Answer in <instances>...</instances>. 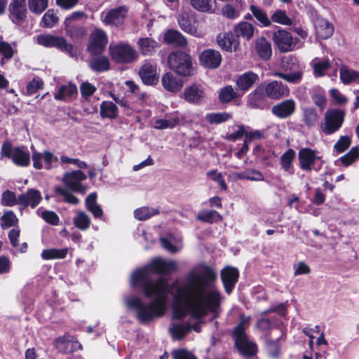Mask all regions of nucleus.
Instances as JSON below:
<instances>
[{
	"label": "nucleus",
	"instance_id": "f257e3e1",
	"mask_svg": "<svg viewBox=\"0 0 359 359\" xmlns=\"http://www.w3.org/2000/svg\"><path fill=\"white\" fill-rule=\"evenodd\" d=\"M131 286L139 288L144 297L154 299L147 304L143 303L140 297H132L128 299V307L135 310L137 319L141 323H147L156 318L163 317L166 311L168 280L163 276H159L155 282L149 280L146 271H137L131 276Z\"/></svg>",
	"mask_w": 359,
	"mask_h": 359
},
{
	"label": "nucleus",
	"instance_id": "f03ea898",
	"mask_svg": "<svg viewBox=\"0 0 359 359\" xmlns=\"http://www.w3.org/2000/svg\"><path fill=\"white\" fill-rule=\"evenodd\" d=\"M191 284H184L177 288L174 298L175 307L173 317L182 320L188 313L194 319L201 320L208 313L215 314L220 306V294L216 291H209L207 294L199 292V298L194 302Z\"/></svg>",
	"mask_w": 359,
	"mask_h": 359
},
{
	"label": "nucleus",
	"instance_id": "7ed1b4c3",
	"mask_svg": "<svg viewBox=\"0 0 359 359\" xmlns=\"http://www.w3.org/2000/svg\"><path fill=\"white\" fill-rule=\"evenodd\" d=\"M250 320V316L246 317L242 315L238 325L233 332L235 346L239 353L245 357H252L257 354L258 351L257 344L251 341L245 333V330L249 326Z\"/></svg>",
	"mask_w": 359,
	"mask_h": 359
},
{
	"label": "nucleus",
	"instance_id": "20e7f679",
	"mask_svg": "<svg viewBox=\"0 0 359 359\" xmlns=\"http://www.w3.org/2000/svg\"><path fill=\"white\" fill-rule=\"evenodd\" d=\"M169 68L181 76H191L194 74L191 57L183 51H173L168 57Z\"/></svg>",
	"mask_w": 359,
	"mask_h": 359
},
{
	"label": "nucleus",
	"instance_id": "39448f33",
	"mask_svg": "<svg viewBox=\"0 0 359 359\" xmlns=\"http://www.w3.org/2000/svg\"><path fill=\"white\" fill-rule=\"evenodd\" d=\"M1 156L11 159L17 166L27 167L30 164L29 152L21 147L13 149L11 142L6 140L1 147Z\"/></svg>",
	"mask_w": 359,
	"mask_h": 359
},
{
	"label": "nucleus",
	"instance_id": "423d86ee",
	"mask_svg": "<svg viewBox=\"0 0 359 359\" xmlns=\"http://www.w3.org/2000/svg\"><path fill=\"white\" fill-rule=\"evenodd\" d=\"M37 43L46 48H56L71 57L77 55V50L62 36L50 34H41L36 37Z\"/></svg>",
	"mask_w": 359,
	"mask_h": 359
},
{
	"label": "nucleus",
	"instance_id": "0eeeda50",
	"mask_svg": "<svg viewBox=\"0 0 359 359\" xmlns=\"http://www.w3.org/2000/svg\"><path fill=\"white\" fill-rule=\"evenodd\" d=\"M177 270V265L174 261H165L160 257L154 258L147 266L138 269L135 271L132 276L137 271H144L149 276V280L154 282L151 278V273L158 275H169Z\"/></svg>",
	"mask_w": 359,
	"mask_h": 359
},
{
	"label": "nucleus",
	"instance_id": "6e6552de",
	"mask_svg": "<svg viewBox=\"0 0 359 359\" xmlns=\"http://www.w3.org/2000/svg\"><path fill=\"white\" fill-rule=\"evenodd\" d=\"M216 275L214 271L209 266L205 267L203 271L198 275H193L189 278V281L186 284H191L192 292L191 294L195 298H199V292L207 294L204 288L207 287L209 283L215 280Z\"/></svg>",
	"mask_w": 359,
	"mask_h": 359
},
{
	"label": "nucleus",
	"instance_id": "1a4fd4ad",
	"mask_svg": "<svg viewBox=\"0 0 359 359\" xmlns=\"http://www.w3.org/2000/svg\"><path fill=\"white\" fill-rule=\"evenodd\" d=\"M109 50L111 59L118 63H130L137 57L135 50L128 43L110 45Z\"/></svg>",
	"mask_w": 359,
	"mask_h": 359
},
{
	"label": "nucleus",
	"instance_id": "9d476101",
	"mask_svg": "<svg viewBox=\"0 0 359 359\" xmlns=\"http://www.w3.org/2000/svg\"><path fill=\"white\" fill-rule=\"evenodd\" d=\"M55 348L61 353L68 354L79 350H82L83 346L77 339L71 335H63L55 339L53 342Z\"/></svg>",
	"mask_w": 359,
	"mask_h": 359
},
{
	"label": "nucleus",
	"instance_id": "9b49d317",
	"mask_svg": "<svg viewBox=\"0 0 359 359\" xmlns=\"http://www.w3.org/2000/svg\"><path fill=\"white\" fill-rule=\"evenodd\" d=\"M259 90H262L266 96L273 100H280L287 97L290 94L289 88L278 81H273L266 84L260 85Z\"/></svg>",
	"mask_w": 359,
	"mask_h": 359
},
{
	"label": "nucleus",
	"instance_id": "f8f14e48",
	"mask_svg": "<svg viewBox=\"0 0 359 359\" xmlns=\"http://www.w3.org/2000/svg\"><path fill=\"white\" fill-rule=\"evenodd\" d=\"M272 39L274 44L282 53L292 51L297 43L292 34L285 29H278L274 32Z\"/></svg>",
	"mask_w": 359,
	"mask_h": 359
},
{
	"label": "nucleus",
	"instance_id": "ddd939ff",
	"mask_svg": "<svg viewBox=\"0 0 359 359\" xmlns=\"http://www.w3.org/2000/svg\"><path fill=\"white\" fill-rule=\"evenodd\" d=\"M177 21L180 28L184 32L197 38L204 36V31L192 24V22L194 21V18L191 12L184 11L181 13L177 17Z\"/></svg>",
	"mask_w": 359,
	"mask_h": 359
},
{
	"label": "nucleus",
	"instance_id": "4468645a",
	"mask_svg": "<svg viewBox=\"0 0 359 359\" xmlns=\"http://www.w3.org/2000/svg\"><path fill=\"white\" fill-rule=\"evenodd\" d=\"M107 41L105 32L96 29L90 34L88 50L93 55L100 54L105 48Z\"/></svg>",
	"mask_w": 359,
	"mask_h": 359
},
{
	"label": "nucleus",
	"instance_id": "2eb2a0df",
	"mask_svg": "<svg viewBox=\"0 0 359 359\" xmlns=\"http://www.w3.org/2000/svg\"><path fill=\"white\" fill-rule=\"evenodd\" d=\"M184 97L189 103L201 104L205 100V88L201 84L194 83L184 90Z\"/></svg>",
	"mask_w": 359,
	"mask_h": 359
},
{
	"label": "nucleus",
	"instance_id": "dca6fc26",
	"mask_svg": "<svg viewBox=\"0 0 359 359\" xmlns=\"http://www.w3.org/2000/svg\"><path fill=\"white\" fill-rule=\"evenodd\" d=\"M344 121V114H325L324 121L320 124L322 131L327 135L337 131Z\"/></svg>",
	"mask_w": 359,
	"mask_h": 359
},
{
	"label": "nucleus",
	"instance_id": "f3484780",
	"mask_svg": "<svg viewBox=\"0 0 359 359\" xmlns=\"http://www.w3.org/2000/svg\"><path fill=\"white\" fill-rule=\"evenodd\" d=\"M10 19L13 22L18 24L27 16L26 0H11L8 6Z\"/></svg>",
	"mask_w": 359,
	"mask_h": 359
},
{
	"label": "nucleus",
	"instance_id": "a211bd4d",
	"mask_svg": "<svg viewBox=\"0 0 359 359\" xmlns=\"http://www.w3.org/2000/svg\"><path fill=\"white\" fill-rule=\"evenodd\" d=\"M127 12L126 7L121 6L107 12H102L101 19L105 25L117 26L123 23Z\"/></svg>",
	"mask_w": 359,
	"mask_h": 359
},
{
	"label": "nucleus",
	"instance_id": "6ab92c4d",
	"mask_svg": "<svg viewBox=\"0 0 359 359\" xmlns=\"http://www.w3.org/2000/svg\"><path fill=\"white\" fill-rule=\"evenodd\" d=\"M300 168L305 171H311L316 161L320 159L317 152L310 148H303L298 153Z\"/></svg>",
	"mask_w": 359,
	"mask_h": 359
},
{
	"label": "nucleus",
	"instance_id": "aec40b11",
	"mask_svg": "<svg viewBox=\"0 0 359 359\" xmlns=\"http://www.w3.org/2000/svg\"><path fill=\"white\" fill-rule=\"evenodd\" d=\"M41 192L36 189H28L25 193L18 196L19 205L24 208H35L42 201Z\"/></svg>",
	"mask_w": 359,
	"mask_h": 359
},
{
	"label": "nucleus",
	"instance_id": "412c9836",
	"mask_svg": "<svg viewBox=\"0 0 359 359\" xmlns=\"http://www.w3.org/2000/svg\"><path fill=\"white\" fill-rule=\"evenodd\" d=\"M199 60L201 65L203 67L215 69L220 65L222 62V55L217 50L207 49L201 53Z\"/></svg>",
	"mask_w": 359,
	"mask_h": 359
},
{
	"label": "nucleus",
	"instance_id": "4be33fe9",
	"mask_svg": "<svg viewBox=\"0 0 359 359\" xmlns=\"http://www.w3.org/2000/svg\"><path fill=\"white\" fill-rule=\"evenodd\" d=\"M140 76L147 85L156 84L158 81L156 65L150 62L144 63L139 72Z\"/></svg>",
	"mask_w": 359,
	"mask_h": 359
},
{
	"label": "nucleus",
	"instance_id": "5701e85b",
	"mask_svg": "<svg viewBox=\"0 0 359 359\" xmlns=\"http://www.w3.org/2000/svg\"><path fill=\"white\" fill-rule=\"evenodd\" d=\"M161 83L165 90L171 93L179 92L184 84L182 79L171 72H167L163 75Z\"/></svg>",
	"mask_w": 359,
	"mask_h": 359
},
{
	"label": "nucleus",
	"instance_id": "b1692460",
	"mask_svg": "<svg viewBox=\"0 0 359 359\" xmlns=\"http://www.w3.org/2000/svg\"><path fill=\"white\" fill-rule=\"evenodd\" d=\"M255 48L258 56L264 60H269L272 55L271 46L264 37L257 38L255 42Z\"/></svg>",
	"mask_w": 359,
	"mask_h": 359
},
{
	"label": "nucleus",
	"instance_id": "393cba45",
	"mask_svg": "<svg viewBox=\"0 0 359 359\" xmlns=\"http://www.w3.org/2000/svg\"><path fill=\"white\" fill-rule=\"evenodd\" d=\"M255 27L253 25L248 22H241L238 23L233 28V34L236 38L242 37L249 41L254 35Z\"/></svg>",
	"mask_w": 359,
	"mask_h": 359
},
{
	"label": "nucleus",
	"instance_id": "a878e982",
	"mask_svg": "<svg viewBox=\"0 0 359 359\" xmlns=\"http://www.w3.org/2000/svg\"><path fill=\"white\" fill-rule=\"evenodd\" d=\"M77 92L76 86L69 83L59 88L57 92L55 93V98L57 100L69 101L77 95Z\"/></svg>",
	"mask_w": 359,
	"mask_h": 359
},
{
	"label": "nucleus",
	"instance_id": "bb28decb",
	"mask_svg": "<svg viewBox=\"0 0 359 359\" xmlns=\"http://www.w3.org/2000/svg\"><path fill=\"white\" fill-rule=\"evenodd\" d=\"M140 52L144 55L153 54L158 47V43L150 37L140 38L137 41Z\"/></svg>",
	"mask_w": 359,
	"mask_h": 359
},
{
	"label": "nucleus",
	"instance_id": "cd10ccee",
	"mask_svg": "<svg viewBox=\"0 0 359 359\" xmlns=\"http://www.w3.org/2000/svg\"><path fill=\"white\" fill-rule=\"evenodd\" d=\"M259 76L252 72H248L240 75L236 80V85L241 90H247L258 81Z\"/></svg>",
	"mask_w": 359,
	"mask_h": 359
},
{
	"label": "nucleus",
	"instance_id": "c85d7f7f",
	"mask_svg": "<svg viewBox=\"0 0 359 359\" xmlns=\"http://www.w3.org/2000/svg\"><path fill=\"white\" fill-rule=\"evenodd\" d=\"M238 269L236 267L226 266V293L230 294L238 282Z\"/></svg>",
	"mask_w": 359,
	"mask_h": 359
},
{
	"label": "nucleus",
	"instance_id": "c756f323",
	"mask_svg": "<svg viewBox=\"0 0 359 359\" xmlns=\"http://www.w3.org/2000/svg\"><path fill=\"white\" fill-rule=\"evenodd\" d=\"M191 6L197 11L204 13H215L219 8L216 2L210 0H190Z\"/></svg>",
	"mask_w": 359,
	"mask_h": 359
},
{
	"label": "nucleus",
	"instance_id": "7c9ffc66",
	"mask_svg": "<svg viewBox=\"0 0 359 359\" xmlns=\"http://www.w3.org/2000/svg\"><path fill=\"white\" fill-rule=\"evenodd\" d=\"M244 133H245V140L247 142H250L253 139H260L262 137V134L259 130H255L247 133L243 126H240L239 129L236 133L226 135V139L235 140L241 137Z\"/></svg>",
	"mask_w": 359,
	"mask_h": 359
},
{
	"label": "nucleus",
	"instance_id": "2f4dec72",
	"mask_svg": "<svg viewBox=\"0 0 359 359\" xmlns=\"http://www.w3.org/2000/svg\"><path fill=\"white\" fill-rule=\"evenodd\" d=\"M90 68L96 72H105L110 68V62L107 56H97L91 59Z\"/></svg>",
	"mask_w": 359,
	"mask_h": 359
},
{
	"label": "nucleus",
	"instance_id": "473e14b6",
	"mask_svg": "<svg viewBox=\"0 0 359 359\" xmlns=\"http://www.w3.org/2000/svg\"><path fill=\"white\" fill-rule=\"evenodd\" d=\"M164 40L168 43L180 46H184L187 43L185 37L180 32L172 29L165 34Z\"/></svg>",
	"mask_w": 359,
	"mask_h": 359
},
{
	"label": "nucleus",
	"instance_id": "72a5a7b5",
	"mask_svg": "<svg viewBox=\"0 0 359 359\" xmlns=\"http://www.w3.org/2000/svg\"><path fill=\"white\" fill-rule=\"evenodd\" d=\"M68 248L57 249L49 248L43 250L41 254V258L44 260L60 259L66 257Z\"/></svg>",
	"mask_w": 359,
	"mask_h": 359
},
{
	"label": "nucleus",
	"instance_id": "f704fd0d",
	"mask_svg": "<svg viewBox=\"0 0 359 359\" xmlns=\"http://www.w3.org/2000/svg\"><path fill=\"white\" fill-rule=\"evenodd\" d=\"M340 79L344 84L353 82L359 83V72L348 69L346 66L343 65L340 68Z\"/></svg>",
	"mask_w": 359,
	"mask_h": 359
},
{
	"label": "nucleus",
	"instance_id": "c9c22d12",
	"mask_svg": "<svg viewBox=\"0 0 359 359\" xmlns=\"http://www.w3.org/2000/svg\"><path fill=\"white\" fill-rule=\"evenodd\" d=\"M334 32V26L327 20H323L316 28L317 36L323 39H327L330 37Z\"/></svg>",
	"mask_w": 359,
	"mask_h": 359
},
{
	"label": "nucleus",
	"instance_id": "e433bc0d",
	"mask_svg": "<svg viewBox=\"0 0 359 359\" xmlns=\"http://www.w3.org/2000/svg\"><path fill=\"white\" fill-rule=\"evenodd\" d=\"M159 214L158 209L151 208L149 207H142L136 209L134 211L135 217L140 221H144L152 216Z\"/></svg>",
	"mask_w": 359,
	"mask_h": 359
},
{
	"label": "nucleus",
	"instance_id": "4c0bfd02",
	"mask_svg": "<svg viewBox=\"0 0 359 359\" xmlns=\"http://www.w3.org/2000/svg\"><path fill=\"white\" fill-rule=\"evenodd\" d=\"M181 121L179 117H175L170 119H156L155 121L154 128L158 130L174 128L175 126L180 125Z\"/></svg>",
	"mask_w": 359,
	"mask_h": 359
},
{
	"label": "nucleus",
	"instance_id": "58836bf2",
	"mask_svg": "<svg viewBox=\"0 0 359 359\" xmlns=\"http://www.w3.org/2000/svg\"><path fill=\"white\" fill-rule=\"evenodd\" d=\"M253 16L259 21L263 26L269 27L271 25V20L268 18L266 13L259 7L255 5H251L250 7Z\"/></svg>",
	"mask_w": 359,
	"mask_h": 359
},
{
	"label": "nucleus",
	"instance_id": "ea45409f",
	"mask_svg": "<svg viewBox=\"0 0 359 359\" xmlns=\"http://www.w3.org/2000/svg\"><path fill=\"white\" fill-rule=\"evenodd\" d=\"M74 226L81 231L88 229L90 224V217L84 212H79L74 218Z\"/></svg>",
	"mask_w": 359,
	"mask_h": 359
},
{
	"label": "nucleus",
	"instance_id": "a19ab883",
	"mask_svg": "<svg viewBox=\"0 0 359 359\" xmlns=\"http://www.w3.org/2000/svg\"><path fill=\"white\" fill-rule=\"evenodd\" d=\"M191 325L187 323L186 325H175L170 329V332L176 339H183L187 333L191 332Z\"/></svg>",
	"mask_w": 359,
	"mask_h": 359
},
{
	"label": "nucleus",
	"instance_id": "79ce46f5",
	"mask_svg": "<svg viewBox=\"0 0 359 359\" xmlns=\"http://www.w3.org/2000/svg\"><path fill=\"white\" fill-rule=\"evenodd\" d=\"M18 222V219L12 210L4 212L1 217V226L4 229L15 226Z\"/></svg>",
	"mask_w": 359,
	"mask_h": 359
},
{
	"label": "nucleus",
	"instance_id": "37998d69",
	"mask_svg": "<svg viewBox=\"0 0 359 359\" xmlns=\"http://www.w3.org/2000/svg\"><path fill=\"white\" fill-rule=\"evenodd\" d=\"M295 157V151L292 149H287L280 158V164L285 171L290 172L292 168V161Z\"/></svg>",
	"mask_w": 359,
	"mask_h": 359
},
{
	"label": "nucleus",
	"instance_id": "c03bdc74",
	"mask_svg": "<svg viewBox=\"0 0 359 359\" xmlns=\"http://www.w3.org/2000/svg\"><path fill=\"white\" fill-rule=\"evenodd\" d=\"M28 5L32 13L40 15L47 8L48 0H28Z\"/></svg>",
	"mask_w": 359,
	"mask_h": 359
},
{
	"label": "nucleus",
	"instance_id": "a18cd8bd",
	"mask_svg": "<svg viewBox=\"0 0 359 359\" xmlns=\"http://www.w3.org/2000/svg\"><path fill=\"white\" fill-rule=\"evenodd\" d=\"M55 193L62 196L64 201L67 203L77 205L79 203V199L64 187L60 186L56 187L55 188Z\"/></svg>",
	"mask_w": 359,
	"mask_h": 359
},
{
	"label": "nucleus",
	"instance_id": "49530a36",
	"mask_svg": "<svg viewBox=\"0 0 359 359\" xmlns=\"http://www.w3.org/2000/svg\"><path fill=\"white\" fill-rule=\"evenodd\" d=\"M16 50L10 43L6 41H0V54L3 55L1 65L3 66L4 65L5 60H10L12 58Z\"/></svg>",
	"mask_w": 359,
	"mask_h": 359
},
{
	"label": "nucleus",
	"instance_id": "de8ad7c7",
	"mask_svg": "<svg viewBox=\"0 0 359 359\" xmlns=\"http://www.w3.org/2000/svg\"><path fill=\"white\" fill-rule=\"evenodd\" d=\"M19 204L18 197L17 198L15 194L10 190H6L1 195V205L6 207H13Z\"/></svg>",
	"mask_w": 359,
	"mask_h": 359
},
{
	"label": "nucleus",
	"instance_id": "09e8293b",
	"mask_svg": "<svg viewBox=\"0 0 359 359\" xmlns=\"http://www.w3.org/2000/svg\"><path fill=\"white\" fill-rule=\"evenodd\" d=\"M58 21V18L53 9H49L43 15L41 21V26L43 27L51 28Z\"/></svg>",
	"mask_w": 359,
	"mask_h": 359
},
{
	"label": "nucleus",
	"instance_id": "8fccbe9b",
	"mask_svg": "<svg viewBox=\"0 0 359 359\" xmlns=\"http://www.w3.org/2000/svg\"><path fill=\"white\" fill-rule=\"evenodd\" d=\"M295 102L292 100H286L273 106L272 112H293Z\"/></svg>",
	"mask_w": 359,
	"mask_h": 359
},
{
	"label": "nucleus",
	"instance_id": "3c124183",
	"mask_svg": "<svg viewBox=\"0 0 359 359\" xmlns=\"http://www.w3.org/2000/svg\"><path fill=\"white\" fill-rule=\"evenodd\" d=\"M271 20L274 22L284 25H291L292 24V20L287 17L286 13L281 10L276 11L271 15Z\"/></svg>",
	"mask_w": 359,
	"mask_h": 359
},
{
	"label": "nucleus",
	"instance_id": "603ef678",
	"mask_svg": "<svg viewBox=\"0 0 359 359\" xmlns=\"http://www.w3.org/2000/svg\"><path fill=\"white\" fill-rule=\"evenodd\" d=\"M273 74L279 78H281L290 83H297L302 78V72L297 71L290 74H283L280 72H275Z\"/></svg>",
	"mask_w": 359,
	"mask_h": 359
},
{
	"label": "nucleus",
	"instance_id": "864d4df0",
	"mask_svg": "<svg viewBox=\"0 0 359 359\" xmlns=\"http://www.w3.org/2000/svg\"><path fill=\"white\" fill-rule=\"evenodd\" d=\"M220 217L221 216L219 213L215 210H204L200 212L197 215V219L200 221L212 223L216 221V218Z\"/></svg>",
	"mask_w": 359,
	"mask_h": 359
},
{
	"label": "nucleus",
	"instance_id": "5fc2aeb1",
	"mask_svg": "<svg viewBox=\"0 0 359 359\" xmlns=\"http://www.w3.org/2000/svg\"><path fill=\"white\" fill-rule=\"evenodd\" d=\"M41 217L50 225L57 226L60 223V218L54 211L48 210H43L41 214Z\"/></svg>",
	"mask_w": 359,
	"mask_h": 359
},
{
	"label": "nucleus",
	"instance_id": "6e6d98bb",
	"mask_svg": "<svg viewBox=\"0 0 359 359\" xmlns=\"http://www.w3.org/2000/svg\"><path fill=\"white\" fill-rule=\"evenodd\" d=\"M266 351L272 358H278L280 355V346L278 341H268L266 342Z\"/></svg>",
	"mask_w": 359,
	"mask_h": 359
},
{
	"label": "nucleus",
	"instance_id": "4d7b16f0",
	"mask_svg": "<svg viewBox=\"0 0 359 359\" xmlns=\"http://www.w3.org/2000/svg\"><path fill=\"white\" fill-rule=\"evenodd\" d=\"M359 149L358 147H353L347 154L341 157L342 163L345 165H351L358 156Z\"/></svg>",
	"mask_w": 359,
	"mask_h": 359
},
{
	"label": "nucleus",
	"instance_id": "13d9d810",
	"mask_svg": "<svg viewBox=\"0 0 359 359\" xmlns=\"http://www.w3.org/2000/svg\"><path fill=\"white\" fill-rule=\"evenodd\" d=\"M172 359H197L195 355L184 348L175 349L172 352Z\"/></svg>",
	"mask_w": 359,
	"mask_h": 359
},
{
	"label": "nucleus",
	"instance_id": "bf43d9fd",
	"mask_svg": "<svg viewBox=\"0 0 359 359\" xmlns=\"http://www.w3.org/2000/svg\"><path fill=\"white\" fill-rule=\"evenodd\" d=\"M351 139L348 136H341L334 144V149L338 152H344L351 144Z\"/></svg>",
	"mask_w": 359,
	"mask_h": 359
},
{
	"label": "nucleus",
	"instance_id": "052dcab7",
	"mask_svg": "<svg viewBox=\"0 0 359 359\" xmlns=\"http://www.w3.org/2000/svg\"><path fill=\"white\" fill-rule=\"evenodd\" d=\"M43 81L39 78L33 79L27 86V93L29 95L35 93L39 89L43 86Z\"/></svg>",
	"mask_w": 359,
	"mask_h": 359
},
{
	"label": "nucleus",
	"instance_id": "680f3d73",
	"mask_svg": "<svg viewBox=\"0 0 359 359\" xmlns=\"http://www.w3.org/2000/svg\"><path fill=\"white\" fill-rule=\"evenodd\" d=\"M80 90L82 97L87 99L95 92L96 88L88 82H84L81 85Z\"/></svg>",
	"mask_w": 359,
	"mask_h": 359
},
{
	"label": "nucleus",
	"instance_id": "e2e57ef3",
	"mask_svg": "<svg viewBox=\"0 0 359 359\" xmlns=\"http://www.w3.org/2000/svg\"><path fill=\"white\" fill-rule=\"evenodd\" d=\"M294 276L309 274L311 271L310 267L304 262H299L293 266Z\"/></svg>",
	"mask_w": 359,
	"mask_h": 359
},
{
	"label": "nucleus",
	"instance_id": "0e129e2a",
	"mask_svg": "<svg viewBox=\"0 0 359 359\" xmlns=\"http://www.w3.org/2000/svg\"><path fill=\"white\" fill-rule=\"evenodd\" d=\"M64 183L72 191L83 194L86 188L80 182L69 180V179H63Z\"/></svg>",
	"mask_w": 359,
	"mask_h": 359
},
{
	"label": "nucleus",
	"instance_id": "69168bd1",
	"mask_svg": "<svg viewBox=\"0 0 359 359\" xmlns=\"http://www.w3.org/2000/svg\"><path fill=\"white\" fill-rule=\"evenodd\" d=\"M69 179L76 182H81L86 180V174L81 170H74L71 172L66 173L63 179Z\"/></svg>",
	"mask_w": 359,
	"mask_h": 359
},
{
	"label": "nucleus",
	"instance_id": "338daca9",
	"mask_svg": "<svg viewBox=\"0 0 359 359\" xmlns=\"http://www.w3.org/2000/svg\"><path fill=\"white\" fill-rule=\"evenodd\" d=\"M243 177L252 181H262L264 180L262 174L256 170L245 171L243 174Z\"/></svg>",
	"mask_w": 359,
	"mask_h": 359
},
{
	"label": "nucleus",
	"instance_id": "774afa93",
	"mask_svg": "<svg viewBox=\"0 0 359 359\" xmlns=\"http://www.w3.org/2000/svg\"><path fill=\"white\" fill-rule=\"evenodd\" d=\"M240 41L234 34L228 37V43H226V51L236 52L239 48Z\"/></svg>",
	"mask_w": 359,
	"mask_h": 359
}]
</instances>
